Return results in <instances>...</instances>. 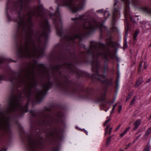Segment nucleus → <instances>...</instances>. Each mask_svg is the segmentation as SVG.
Listing matches in <instances>:
<instances>
[{
	"label": "nucleus",
	"instance_id": "obj_22",
	"mask_svg": "<svg viewBox=\"0 0 151 151\" xmlns=\"http://www.w3.org/2000/svg\"><path fill=\"white\" fill-rule=\"evenodd\" d=\"M139 33V30L136 31L134 33L133 36V38L134 39V41L136 40V38Z\"/></svg>",
	"mask_w": 151,
	"mask_h": 151
},
{
	"label": "nucleus",
	"instance_id": "obj_50",
	"mask_svg": "<svg viewBox=\"0 0 151 151\" xmlns=\"http://www.w3.org/2000/svg\"><path fill=\"white\" fill-rule=\"evenodd\" d=\"M149 47H151V44H150V45Z\"/></svg>",
	"mask_w": 151,
	"mask_h": 151
},
{
	"label": "nucleus",
	"instance_id": "obj_2",
	"mask_svg": "<svg viewBox=\"0 0 151 151\" xmlns=\"http://www.w3.org/2000/svg\"><path fill=\"white\" fill-rule=\"evenodd\" d=\"M42 6H39L36 11H30L26 16L24 15L19 20L16 38L19 39V45L17 46L18 53L22 57L26 58L40 57L43 54V50L40 47H35V40L32 37L35 36L32 29L31 18L33 16L40 17L42 13Z\"/></svg>",
	"mask_w": 151,
	"mask_h": 151
},
{
	"label": "nucleus",
	"instance_id": "obj_30",
	"mask_svg": "<svg viewBox=\"0 0 151 151\" xmlns=\"http://www.w3.org/2000/svg\"><path fill=\"white\" fill-rule=\"evenodd\" d=\"M118 2V1L117 0H115L114 2V6L116 5Z\"/></svg>",
	"mask_w": 151,
	"mask_h": 151
},
{
	"label": "nucleus",
	"instance_id": "obj_25",
	"mask_svg": "<svg viewBox=\"0 0 151 151\" xmlns=\"http://www.w3.org/2000/svg\"><path fill=\"white\" fill-rule=\"evenodd\" d=\"M136 99H135V97L133 99H132V100L131 102L130 103V105H132L136 101Z\"/></svg>",
	"mask_w": 151,
	"mask_h": 151
},
{
	"label": "nucleus",
	"instance_id": "obj_28",
	"mask_svg": "<svg viewBox=\"0 0 151 151\" xmlns=\"http://www.w3.org/2000/svg\"><path fill=\"white\" fill-rule=\"evenodd\" d=\"M147 65L146 64V62H145L144 63V69H146L147 67Z\"/></svg>",
	"mask_w": 151,
	"mask_h": 151
},
{
	"label": "nucleus",
	"instance_id": "obj_3",
	"mask_svg": "<svg viewBox=\"0 0 151 151\" xmlns=\"http://www.w3.org/2000/svg\"><path fill=\"white\" fill-rule=\"evenodd\" d=\"M106 44H104L91 41L90 42V48L87 50V52L88 54H91L94 59L92 63V70L94 73L93 75V77L103 81L106 85L111 86L113 84L112 79H106L105 75L101 74V70L102 68H100L99 63L97 59L99 57L105 59L106 61L108 60L109 58H113L109 47L113 46V42L110 38L106 39Z\"/></svg>",
	"mask_w": 151,
	"mask_h": 151
},
{
	"label": "nucleus",
	"instance_id": "obj_41",
	"mask_svg": "<svg viewBox=\"0 0 151 151\" xmlns=\"http://www.w3.org/2000/svg\"><path fill=\"white\" fill-rule=\"evenodd\" d=\"M2 78L1 76H0V81L2 79Z\"/></svg>",
	"mask_w": 151,
	"mask_h": 151
},
{
	"label": "nucleus",
	"instance_id": "obj_44",
	"mask_svg": "<svg viewBox=\"0 0 151 151\" xmlns=\"http://www.w3.org/2000/svg\"><path fill=\"white\" fill-rule=\"evenodd\" d=\"M136 141V139H135L134 140V141H133V142L135 143Z\"/></svg>",
	"mask_w": 151,
	"mask_h": 151
},
{
	"label": "nucleus",
	"instance_id": "obj_10",
	"mask_svg": "<svg viewBox=\"0 0 151 151\" xmlns=\"http://www.w3.org/2000/svg\"><path fill=\"white\" fill-rule=\"evenodd\" d=\"M111 119H108L106 120V122L103 124V125L104 126H106V128L105 129V134L106 135L108 133L109 134H110L111 132V130L112 129V127H110V125L111 123L109 122Z\"/></svg>",
	"mask_w": 151,
	"mask_h": 151
},
{
	"label": "nucleus",
	"instance_id": "obj_34",
	"mask_svg": "<svg viewBox=\"0 0 151 151\" xmlns=\"http://www.w3.org/2000/svg\"><path fill=\"white\" fill-rule=\"evenodd\" d=\"M82 130H83L84 131V132L86 133V134L87 135H88V132L87 131L85 130L84 129H83Z\"/></svg>",
	"mask_w": 151,
	"mask_h": 151
},
{
	"label": "nucleus",
	"instance_id": "obj_31",
	"mask_svg": "<svg viewBox=\"0 0 151 151\" xmlns=\"http://www.w3.org/2000/svg\"><path fill=\"white\" fill-rule=\"evenodd\" d=\"M4 60L2 58H0V63L4 62Z\"/></svg>",
	"mask_w": 151,
	"mask_h": 151
},
{
	"label": "nucleus",
	"instance_id": "obj_51",
	"mask_svg": "<svg viewBox=\"0 0 151 151\" xmlns=\"http://www.w3.org/2000/svg\"><path fill=\"white\" fill-rule=\"evenodd\" d=\"M2 150H0V151H2Z\"/></svg>",
	"mask_w": 151,
	"mask_h": 151
},
{
	"label": "nucleus",
	"instance_id": "obj_23",
	"mask_svg": "<svg viewBox=\"0 0 151 151\" xmlns=\"http://www.w3.org/2000/svg\"><path fill=\"white\" fill-rule=\"evenodd\" d=\"M144 11L150 14H151V9H149L148 8H144Z\"/></svg>",
	"mask_w": 151,
	"mask_h": 151
},
{
	"label": "nucleus",
	"instance_id": "obj_7",
	"mask_svg": "<svg viewBox=\"0 0 151 151\" xmlns=\"http://www.w3.org/2000/svg\"><path fill=\"white\" fill-rule=\"evenodd\" d=\"M83 33H79L78 30L76 28H73L71 31L70 36L67 38L68 42L73 43L74 40L76 39H78L81 40L84 36Z\"/></svg>",
	"mask_w": 151,
	"mask_h": 151
},
{
	"label": "nucleus",
	"instance_id": "obj_27",
	"mask_svg": "<svg viewBox=\"0 0 151 151\" xmlns=\"http://www.w3.org/2000/svg\"><path fill=\"white\" fill-rule=\"evenodd\" d=\"M125 43L124 45V47L125 48H126L127 47V44L126 42H127V40H126V38H125Z\"/></svg>",
	"mask_w": 151,
	"mask_h": 151
},
{
	"label": "nucleus",
	"instance_id": "obj_32",
	"mask_svg": "<svg viewBox=\"0 0 151 151\" xmlns=\"http://www.w3.org/2000/svg\"><path fill=\"white\" fill-rule=\"evenodd\" d=\"M121 126V124L119 125L116 128V130H118L120 128V127Z\"/></svg>",
	"mask_w": 151,
	"mask_h": 151
},
{
	"label": "nucleus",
	"instance_id": "obj_26",
	"mask_svg": "<svg viewBox=\"0 0 151 151\" xmlns=\"http://www.w3.org/2000/svg\"><path fill=\"white\" fill-rule=\"evenodd\" d=\"M132 96L131 95L129 94L127 96V99L126 100V102H127L131 98Z\"/></svg>",
	"mask_w": 151,
	"mask_h": 151
},
{
	"label": "nucleus",
	"instance_id": "obj_1",
	"mask_svg": "<svg viewBox=\"0 0 151 151\" xmlns=\"http://www.w3.org/2000/svg\"><path fill=\"white\" fill-rule=\"evenodd\" d=\"M40 73L45 76L49 75L42 64H32L21 70L20 76L17 80L18 86L22 87L23 91L19 95L11 96L8 107L9 112L17 110L21 112L27 111V105L22 106L21 104V100L23 97L29 98L33 94L37 101L40 102L42 100L43 97L51 86V83L48 81L43 85V90L42 91H36L32 93V89L35 88L37 84L36 76Z\"/></svg>",
	"mask_w": 151,
	"mask_h": 151
},
{
	"label": "nucleus",
	"instance_id": "obj_21",
	"mask_svg": "<svg viewBox=\"0 0 151 151\" xmlns=\"http://www.w3.org/2000/svg\"><path fill=\"white\" fill-rule=\"evenodd\" d=\"M145 149L147 150V151H149L151 149V145L150 144V141L148 142L146 147Z\"/></svg>",
	"mask_w": 151,
	"mask_h": 151
},
{
	"label": "nucleus",
	"instance_id": "obj_29",
	"mask_svg": "<svg viewBox=\"0 0 151 151\" xmlns=\"http://www.w3.org/2000/svg\"><path fill=\"white\" fill-rule=\"evenodd\" d=\"M122 109V106L121 105H119L118 106V111L119 112H120Z\"/></svg>",
	"mask_w": 151,
	"mask_h": 151
},
{
	"label": "nucleus",
	"instance_id": "obj_8",
	"mask_svg": "<svg viewBox=\"0 0 151 151\" xmlns=\"http://www.w3.org/2000/svg\"><path fill=\"white\" fill-rule=\"evenodd\" d=\"M42 25L43 29V33L39 35L37 34L36 37L39 36L40 38L43 37L46 39L48 37V33L50 31V26L47 19H44Z\"/></svg>",
	"mask_w": 151,
	"mask_h": 151
},
{
	"label": "nucleus",
	"instance_id": "obj_19",
	"mask_svg": "<svg viewBox=\"0 0 151 151\" xmlns=\"http://www.w3.org/2000/svg\"><path fill=\"white\" fill-rule=\"evenodd\" d=\"M129 0H121V1L124 2L126 4V8L125 10V12H127V9L128 8V5L129 4Z\"/></svg>",
	"mask_w": 151,
	"mask_h": 151
},
{
	"label": "nucleus",
	"instance_id": "obj_18",
	"mask_svg": "<svg viewBox=\"0 0 151 151\" xmlns=\"http://www.w3.org/2000/svg\"><path fill=\"white\" fill-rule=\"evenodd\" d=\"M130 127H127L124 131L122 132L120 134V137H122L127 132V131L130 129Z\"/></svg>",
	"mask_w": 151,
	"mask_h": 151
},
{
	"label": "nucleus",
	"instance_id": "obj_24",
	"mask_svg": "<svg viewBox=\"0 0 151 151\" xmlns=\"http://www.w3.org/2000/svg\"><path fill=\"white\" fill-rule=\"evenodd\" d=\"M111 142V137H109L107 138L106 140V144L107 145L109 144Z\"/></svg>",
	"mask_w": 151,
	"mask_h": 151
},
{
	"label": "nucleus",
	"instance_id": "obj_16",
	"mask_svg": "<svg viewBox=\"0 0 151 151\" xmlns=\"http://www.w3.org/2000/svg\"><path fill=\"white\" fill-rule=\"evenodd\" d=\"M143 77L142 76L140 77L136 81L135 83V87H136L140 86L142 83Z\"/></svg>",
	"mask_w": 151,
	"mask_h": 151
},
{
	"label": "nucleus",
	"instance_id": "obj_39",
	"mask_svg": "<svg viewBox=\"0 0 151 151\" xmlns=\"http://www.w3.org/2000/svg\"><path fill=\"white\" fill-rule=\"evenodd\" d=\"M81 47H84L85 49H86L85 46L84 45H82V46H81Z\"/></svg>",
	"mask_w": 151,
	"mask_h": 151
},
{
	"label": "nucleus",
	"instance_id": "obj_42",
	"mask_svg": "<svg viewBox=\"0 0 151 151\" xmlns=\"http://www.w3.org/2000/svg\"><path fill=\"white\" fill-rule=\"evenodd\" d=\"M105 67H104V73H105Z\"/></svg>",
	"mask_w": 151,
	"mask_h": 151
},
{
	"label": "nucleus",
	"instance_id": "obj_45",
	"mask_svg": "<svg viewBox=\"0 0 151 151\" xmlns=\"http://www.w3.org/2000/svg\"><path fill=\"white\" fill-rule=\"evenodd\" d=\"M119 151H124V150H123L121 149V150H119Z\"/></svg>",
	"mask_w": 151,
	"mask_h": 151
},
{
	"label": "nucleus",
	"instance_id": "obj_46",
	"mask_svg": "<svg viewBox=\"0 0 151 151\" xmlns=\"http://www.w3.org/2000/svg\"><path fill=\"white\" fill-rule=\"evenodd\" d=\"M50 9H52V7H50Z\"/></svg>",
	"mask_w": 151,
	"mask_h": 151
},
{
	"label": "nucleus",
	"instance_id": "obj_35",
	"mask_svg": "<svg viewBox=\"0 0 151 151\" xmlns=\"http://www.w3.org/2000/svg\"><path fill=\"white\" fill-rule=\"evenodd\" d=\"M142 66V63H141L139 65V69H141V68Z\"/></svg>",
	"mask_w": 151,
	"mask_h": 151
},
{
	"label": "nucleus",
	"instance_id": "obj_37",
	"mask_svg": "<svg viewBox=\"0 0 151 151\" xmlns=\"http://www.w3.org/2000/svg\"><path fill=\"white\" fill-rule=\"evenodd\" d=\"M151 81L150 78L148 79L146 81V83H148L150 82Z\"/></svg>",
	"mask_w": 151,
	"mask_h": 151
},
{
	"label": "nucleus",
	"instance_id": "obj_33",
	"mask_svg": "<svg viewBox=\"0 0 151 151\" xmlns=\"http://www.w3.org/2000/svg\"><path fill=\"white\" fill-rule=\"evenodd\" d=\"M141 134H139V135L136 138V141H137V140H138L139 138V137H140V136H141Z\"/></svg>",
	"mask_w": 151,
	"mask_h": 151
},
{
	"label": "nucleus",
	"instance_id": "obj_6",
	"mask_svg": "<svg viewBox=\"0 0 151 151\" xmlns=\"http://www.w3.org/2000/svg\"><path fill=\"white\" fill-rule=\"evenodd\" d=\"M10 118L0 112V129L5 134L10 131L9 121Z\"/></svg>",
	"mask_w": 151,
	"mask_h": 151
},
{
	"label": "nucleus",
	"instance_id": "obj_20",
	"mask_svg": "<svg viewBox=\"0 0 151 151\" xmlns=\"http://www.w3.org/2000/svg\"><path fill=\"white\" fill-rule=\"evenodd\" d=\"M151 133V127L149 128L146 131V132L144 135L145 137H147Z\"/></svg>",
	"mask_w": 151,
	"mask_h": 151
},
{
	"label": "nucleus",
	"instance_id": "obj_9",
	"mask_svg": "<svg viewBox=\"0 0 151 151\" xmlns=\"http://www.w3.org/2000/svg\"><path fill=\"white\" fill-rule=\"evenodd\" d=\"M29 147L32 151H35V149L40 148L42 146V144L41 142L36 141L32 139L28 140Z\"/></svg>",
	"mask_w": 151,
	"mask_h": 151
},
{
	"label": "nucleus",
	"instance_id": "obj_36",
	"mask_svg": "<svg viewBox=\"0 0 151 151\" xmlns=\"http://www.w3.org/2000/svg\"><path fill=\"white\" fill-rule=\"evenodd\" d=\"M116 106V104L115 105H114L113 106V108H112V111H113L115 109V108Z\"/></svg>",
	"mask_w": 151,
	"mask_h": 151
},
{
	"label": "nucleus",
	"instance_id": "obj_38",
	"mask_svg": "<svg viewBox=\"0 0 151 151\" xmlns=\"http://www.w3.org/2000/svg\"><path fill=\"white\" fill-rule=\"evenodd\" d=\"M130 143H129L127 145V147L126 148V149H127L129 147V146H130Z\"/></svg>",
	"mask_w": 151,
	"mask_h": 151
},
{
	"label": "nucleus",
	"instance_id": "obj_4",
	"mask_svg": "<svg viewBox=\"0 0 151 151\" xmlns=\"http://www.w3.org/2000/svg\"><path fill=\"white\" fill-rule=\"evenodd\" d=\"M71 19L74 21L75 24L80 25L83 24L85 29V34H88L91 32L99 29L101 33L102 32L107 30V28L104 26L103 24L93 19H91L88 16L85 15H80L75 18H71Z\"/></svg>",
	"mask_w": 151,
	"mask_h": 151
},
{
	"label": "nucleus",
	"instance_id": "obj_13",
	"mask_svg": "<svg viewBox=\"0 0 151 151\" xmlns=\"http://www.w3.org/2000/svg\"><path fill=\"white\" fill-rule=\"evenodd\" d=\"M96 12L97 13H101L103 14L104 18H106L105 20L110 16L109 12L107 10H105L103 9H102L97 10Z\"/></svg>",
	"mask_w": 151,
	"mask_h": 151
},
{
	"label": "nucleus",
	"instance_id": "obj_43",
	"mask_svg": "<svg viewBox=\"0 0 151 151\" xmlns=\"http://www.w3.org/2000/svg\"><path fill=\"white\" fill-rule=\"evenodd\" d=\"M53 150V151H58V149L55 150Z\"/></svg>",
	"mask_w": 151,
	"mask_h": 151
},
{
	"label": "nucleus",
	"instance_id": "obj_47",
	"mask_svg": "<svg viewBox=\"0 0 151 151\" xmlns=\"http://www.w3.org/2000/svg\"><path fill=\"white\" fill-rule=\"evenodd\" d=\"M119 76L118 75V77H117V80H118V78H119Z\"/></svg>",
	"mask_w": 151,
	"mask_h": 151
},
{
	"label": "nucleus",
	"instance_id": "obj_48",
	"mask_svg": "<svg viewBox=\"0 0 151 151\" xmlns=\"http://www.w3.org/2000/svg\"><path fill=\"white\" fill-rule=\"evenodd\" d=\"M22 2L24 0H20Z\"/></svg>",
	"mask_w": 151,
	"mask_h": 151
},
{
	"label": "nucleus",
	"instance_id": "obj_15",
	"mask_svg": "<svg viewBox=\"0 0 151 151\" xmlns=\"http://www.w3.org/2000/svg\"><path fill=\"white\" fill-rule=\"evenodd\" d=\"M142 120L140 119L137 120L134 123V127L133 129V131L135 130L141 124Z\"/></svg>",
	"mask_w": 151,
	"mask_h": 151
},
{
	"label": "nucleus",
	"instance_id": "obj_5",
	"mask_svg": "<svg viewBox=\"0 0 151 151\" xmlns=\"http://www.w3.org/2000/svg\"><path fill=\"white\" fill-rule=\"evenodd\" d=\"M73 0H56V2L59 3L61 5L64 6H69L72 12L75 13L82 10L83 8L82 4L79 3L78 5H72Z\"/></svg>",
	"mask_w": 151,
	"mask_h": 151
},
{
	"label": "nucleus",
	"instance_id": "obj_40",
	"mask_svg": "<svg viewBox=\"0 0 151 151\" xmlns=\"http://www.w3.org/2000/svg\"><path fill=\"white\" fill-rule=\"evenodd\" d=\"M56 29H57V34H58L59 36H61V34H58V28H57V27H56Z\"/></svg>",
	"mask_w": 151,
	"mask_h": 151
},
{
	"label": "nucleus",
	"instance_id": "obj_49",
	"mask_svg": "<svg viewBox=\"0 0 151 151\" xmlns=\"http://www.w3.org/2000/svg\"><path fill=\"white\" fill-rule=\"evenodd\" d=\"M126 35L127 36V32L126 33Z\"/></svg>",
	"mask_w": 151,
	"mask_h": 151
},
{
	"label": "nucleus",
	"instance_id": "obj_52",
	"mask_svg": "<svg viewBox=\"0 0 151 151\" xmlns=\"http://www.w3.org/2000/svg\"><path fill=\"white\" fill-rule=\"evenodd\" d=\"M46 119H44V120H45Z\"/></svg>",
	"mask_w": 151,
	"mask_h": 151
},
{
	"label": "nucleus",
	"instance_id": "obj_14",
	"mask_svg": "<svg viewBox=\"0 0 151 151\" xmlns=\"http://www.w3.org/2000/svg\"><path fill=\"white\" fill-rule=\"evenodd\" d=\"M64 67L65 68H67L69 70H72V68L73 67V65L71 64H64L63 66H60V67H57V69H58V70H57V71H58V72H59V70L58 69L59 68H61V67Z\"/></svg>",
	"mask_w": 151,
	"mask_h": 151
},
{
	"label": "nucleus",
	"instance_id": "obj_11",
	"mask_svg": "<svg viewBox=\"0 0 151 151\" xmlns=\"http://www.w3.org/2000/svg\"><path fill=\"white\" fill-rule=\"evenodd\" d=\"M60 4H58V7L57 8L56 11L55 13L53 14V17H55L54 19V20L55 22H57L58 21H59L60 22H61V20L60 19V15L59 13V6Z\"/></svg>",
	"mask_w": 151,
	"mask_h": 151
},
{
	"label": "nucleus",
	"instance_id": "obj_17",
	"mask_svg": "<svg viewBox=\"0 0 151 151\" xmlns=\"http://www.w3.org/2000/svg\"><path fill=\"white\" fill-rule=\"evenodd\" d=\"M119 14V10L116 8L114 9L113 11V19H116Z\"/></svg>",
	"mask_w": 151,
	"mask_h": 151
},
{
	"label": "nucleus",
	"instance_id": "obj_12",
	"mask_svg": "<svg viewBox=\"0 0 151 151\" xmlns=\"http://www.w3.org/2000/svg\"><path fill=\"white\" fill-rule=\"evenodd\" d=\"M106 93V91H104L102 92L101 94L100 95H99L97 97V101L98 102H100L104 101Z\"/></svg>",
	"mask_w": 151,
	"mask_h": 151
}]
</instances>
